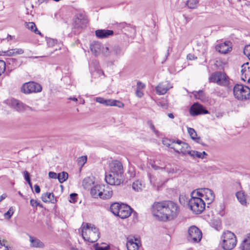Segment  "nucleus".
Returning <instances> with one entry per match:
<instances>
[{
	"label": "nucleus",
	"mask_w": 250,
	"mask_h": 250,
	"mask_svg": "<svg viewBox=\"0 0 250 250\" xmlns=\"http://www.w3.org/2000/svg\"><path fill=\"white\" fill-rule=\"evenodd\" d=\"M221 245L224 250H231L236 246L237 240L235 235L229 230L224 231L221 237Z\"/></svg>",
	"instance_id": "nucleus-3"
},
{
	"label": "nucleus",
	"mask_w": 250,
	"mask_h": 250,
	"mask_svg": "<svg viewBox=\"0 0 250 250\" xmlns=\"http://www.w3.org/2000/svg\"><path fill=\"white\" fill-rule=\"evenodd\" d=\"M132 187L134 190L139 191L142 190L144 186L141 181L137 180L133 183Z\"/></svg>",
	"instance_id": "nucleus-35"
},
{
	"label": "nucleus",
	"mask_w": 250,
	"mask_h": 250,
	"mask_svg": "<svg viewBox=\"0 0 250 250\" xmlns=\"http://www.w3.org/2000/svg\"><path fill=\"white\" fill-rule=\"evenodd\" d=\"M102 185H97L91 188L90 194L94 198L100 197L99 193L102 191Z\"/></svg>",
	"instance_id": "nucleus-28"
},
{
	"label": "nucleus",
	"mask_w": 250,
	"mask_h": 250,
	"mask_svg": "<svg viewBox=\"0 0 250 250\" xmlns=\"http://www.w3.org/2000/svg\"><path fill=\"white\" fill-rule=\"evenodd\" d=\"M122 204H120L118 203H114L112 204L110 207L111 212L115 216H117V214H119V211H120V208Z\"/></svg>",
	"instance_id": "nucleus-32"
},
{
	"label": "nucleus",
	"mask_w": 250,
	"mask_h": 250,
	"mask_svg": "<svg viewBox=\"0 0 250 250\" xmlns=\"http://www.w3.org/2000/svg\"><path fill=\"white\" fill-rule=\"evenodd\" d=\"M202 191L203 192V198L208 201V204H209L214 200L215 195L212 190L208 188H203Z\"/></svg>",
	"instance_id": "nucleus-19"
},
{
	"label": "nucleus",
	"mask_w": 250,
	"mask_h": 250,
	"mask_svg": "<svg viewBox=\"0 0 250 250\" xmlns=\"http://www.w3.org/2000/svg\"><path fill=\"white\" fill-rule=\"evenodd\" d=\"M201 156H202V159H204L206 156H207L208 154L205 151H203L202 152H201Z\"/></svg>",
	"instance_id": "nucleus-64"
},
{
	"label": "nucleus",
	"mask_w": 250,
	"mask_h": 250,
	"mask_svg": "<svg viewBox=\"0 0 250 250\" xmlns=\"http://www.w3.org/2000/svg\"><path fill=\"white\" fill-rule=\"evenodd\" d=\"M7 69L11 70L15 69L20 65L18 61L15 58H9L6 61Z\"/></svg>",
	"instance_id": "nucleus-26"
},
{
	"label": "nucleus",
	"mask_w": 250,
	"mask_h": 250,
	"mask_svg": "<svg viewBox=\"0 0 250 250\" xmlns=\"http://www.w3.org/2000/svg\"><path fill=\"white\" fill-rule=\"evenodd\" d=\"M11 106L19 112H22L31 108L21 101L13 99L11 101Z\"/></svg>",
	"instance_id": "nucleus-12"
},
{
	"label": "nucleus",
	"mask_w": 250,
	"mask_h": 250,
	"mask_svg": "<svg viewBox=\"0 0 250 250\" xmlns=\"http://www.w3.org/2000/svg\"><path fill=\"white\" fill-rule=\"evenodd\" d=\"M188 207L195 214H200L205 208V203L203 200L197 196H192L188 201Z\"/></svg>",
	"instance_id": "nucleus-5"
},
{
	"label": "nucleus",
	"mask_w": 250,
	"mask_h": 250,
	"mask_svg": "<svg viewBox=\"0 0 250 250\" xmlns=\"http://www.w3.org/2000/svg\"><path fill=\"white\" fill-rule=\"evenodd\" d=\"M230 45L231 43L230 42H225L216 45L215 49L219 52L225 54L231 51L232 48Z\"/></svg>",
	"instance_id": "nucleus-15"
},
{
	"label": "nucleus",
	"mask_w": 250,
	"mask_h": 250,
	"mask_svg": "<svg viewBox=\"0 0 250 250\" xmlns=\"http://www.w3.org/2000/svg\"><path fill=\"white\" fill-rule=\"evenodd\" d=\"M7 55H10V56L15 55L14 49H10V50L7 51Z\"/></svg>",
	"instance_id": "nucleus-62"
},
{
	"label": "nucleus",
	"mask_w": 250,
	"mask_h": 250,
	"mask_svg": "<svg viewBox=\"0 0 250 250\" xmlns=\"http://www.w3.org/2000/svg\"><path fill=\"white\" fill-rule=\"evenodd\" d=\"M197 94H195V97L197 98L202 99L204 97V94L203 91L199 90V91L196 92Z\"/></svg>",
	"instance_id": "nucleus-52"
},
{
	"label": "nucleus",
	"mask_w": 250,
	"mask_h": 250,
	"mask_svg": "<svg viewBox=\"0 0 250 250\" xmlns=\"http://www.w3.org/2000/svg\"><path fill=\"white\" fill-rule=\"evenodd\" d=\"M203 190V188L199 189L197 191H193L191 193V196L192 197V196H198V197H203V192H202V190Z\"/></svg>",
	"instance_id": "nucleus-44"
},
{
	"label": "nucleus",
	"mask_w": 250,
	"mask_h": 250,
	"mask_svg": "<svg viewBox=\"0 0 250 250\" xmlns=\"http://www.w3.org/2000/svg\"><path fill=\"white\" fill-rule=\"evenodd\" d=\"M68 177V174L66 172L63 171L58 174V179L60 183L65 182Z\"/></svg>",
	"instance_id": "nucleus-36"
},
{
	"label": "nucleus",
	"mask_w": 250,
	"mask_h": 250,
	"mask_svg": "<svg viewBox=\"0 0 250 250\" xmlns=\"http://www.w3.org/2000/svg\"><path fill=\"white\" fill-rule=\"evenodd\" d=\"M101 51L102 52L103 54L105 56H109L110 55V53L111 52V51H109V49L108 47H104L103 45L102 46Z\"/></svg>",
	"instance_id": "nucleus-48"
},
{
	"label": "nucleus",
	"mask_w": 250,
	"mask_h": 250,
	"mask_svg": "<svg viewBox=\"0 0 250 250\" xmlns=\"http://www.w3.org/2000/svg\"><path fill=\"white\" fill-rule=\"evenodd\" d=\"M236 196L239 202L242 205H246L247 202L245 197V195L242 191H238L236 193Z\"/></svg>",
	"instance_id": "nucleus-34"
},
{
	"label": "nucleus",
	"mask_w": 250,
	"mask_h": 250,
	"mask_svg": "<svg viewBox=\"0 0 250 250\" xmlns=\"http://www.w3.org/2000/svg\"><path fill=\"white\" fill-rule=\"evenodd\" d=\"M141 90L142 89L137 88L136 91V95L139 98L142 97L144 95V93Z\"/></svg>",
	"instance_id": "nucleus-55"
},
{
	"label": "nucleus",
	"mask_w": 250,
	"mask_h": 250,
	"mask_svg": "<svg viewBox=\"0 0 250 250\" xmlns=\"http://www.w3.org/2000/svg\"><path fill=\"white\" fill-rule=\"evenodd\" d=\"M137 88L142 89L145 87V84L142 82L139 81L137 83Z\"/></svg>",
	"instance_id": "nucleus-56"
},
{
	"label": "nucleus",
	"mask_w": 250,
	"mask_h": 250,
	"mask_svg": "<svg viewBox=\"0 0 250 250\" xmlns=\"http://www.w3.org/2000/svg\"><path fill=\"white\" fill-rule=\"evenodd\" d=\"M188 155L193 159L195 158L202 159L201 152L196 150H191V151H189Z\"/></svg>",
	"instance_id": "nucleus-40"
},
{
	"label": "nucleus",
	"mask_w": 250,
	"mask_h": 250,
	"mask_svg": "<svg viewBox=\"0 0 250 250\" xmlns=\"http://www.w3.org/2000/svg\"><path fill=\"white\" fill-rule=\"evenodd\" d=\"M109 249V246L108 245L106 246H101L98 245L95 246V250H108Z\"/></svg>",
	"instance_id": "nucleus-50"
},
{
	"label": "nucleus",
	"mask_w": 250,
	"mask_h": 250,
	"mask_svg": "<svg viewBox=\"0 0 250 250\" xmlns=\"http://www.w3.org/2000/svg\"><path fill=\"white\" fill-rule=\"evenodd\" d=\"M234 97L240 101H245L250 98V88L242 84H236L233 89Z\"/></svg>",
	"instance_id": "nucleus-4"
},
{
	"label": "nucleus",
	"mask_w": 250,
	"mask_h": 250,
	"mask_svg": "<svg viewBox=\"0 0 250 250\" xmlns=\"http://www.w3.org/2000/svg\"><path fill=\"white\" fill-rule=\"evenodd\" d=\"M87 23V20L85 16L82 14H79L75 15L73 25L75 28H83L86 26Z\"/></svg>",
	"instance_id": "nucleus-10"
},
{
	"label": "nucleus",
	"mask_w": 250,
	"mask_h": 250,
	"mask_svg": "<svg viewBox=\"0 0 250 250\" xmlns=\"http://www.w3.org/2000/svg\"><path fill=\"white\" fill-rule=\"evenodd\" d=\"M126 247L128 250H138L139 248V242L134 237H127Z\"/></svg>",
	"instance_id": "nucleus-18"
},
{
	"label": "nucleus",
	"mask_w": 250,
	"mask_h": 250,
	"mask_svg": "<svg viewBox=\"0 0 250 250\" xmlns=\"http://www.w3.org/2000/svg\"><path fill=\"white\" fill-rule=\"evenodd\" d=\"M102 191L99 193L101 199H107L112 197V190L108 186L102 185Z\"/></svg>",
	"instance_id": "nucleus-17"
},
{
	"label": "nucleus",
	"mask_w": 250,
	"mask_h": 250,
	"mask_svg": "<svg viewBox=\"0 0 250 250\" xmlns=\"http://www.w3.org/2000/svg\"><path fill=\"white\" fill-rule=\"evenodd\" d=\"M93 229L91 231L90 236H85L84 240L91 243H94L99 238V232L98 229L93 226Z\"/></svg>",
	"instance_id": "nucleus-20"
},
{
	"label": "nucleus",
	"mask_w": 250,
	"mask_h": 250,
	"mask_svg": "<svg viewBox=\"0 0 250 250\" xmlns=\"http://www.w3.org/2000/svg\"><path fill=\"white\" fill-rule=\"evenodd\" d=\"M172 86L168 82L160 83L156 87V93L159 95H164Z\"/></svg>",
	"instance_id": "nucleus-16"
},
{
	"label": "nucleus",
	"mask_w": 250,
	"mask_h": 250,
	"mask_svg": "<svg viewBox=\"0 0 250 250\" xmlns=\"http://www.w3.org/2000/svg\"><path fill=\"white\" fill-rule=\"evenodd\" d=\"M188 233V239L190 242L198 243L202 239V233L201 231L195 226L189 228Z\"/></svg>",
	"instance_id": "nucleus-7"
},
{
	"label": "nucleus",
	"mask_w": 250,
	"mask_h": 250,
	"mask_svg": "<svg viewBox=\"0 0 250 250\" xmlns=\"http://www.w3.org/2000/svg\"><path fill=\"white\" fill-rule=\"evenodd\" d=\"M198 3V0H188L187 2V5L190 9H194L196 7Z\"/></svg>",
	"instance_id": "nucleus-39"
},
{
	"label": "nucleus",
	"mask_w": 250,
	"mask_h": 250,
	"mask_svg": "<svg viewBox=\"0 0 250 250\" xmlns=\"http://www.w3.org/2000/svg\"><path fill=\"white\" fill-rule=\"evenodd\" d=\"M151 167L153 169H154L155 170L160 169H165L169 173H173L175 172V171L174 168L169 169L168 167H161L156 166L155 164H153V163L151 164Z\"/></svg>",
	"instance_id": "nucleus-37"
},
{
	"label": "nucleus",
	"mask_w": 250,
	"mask_h": 250,
	"mask_svg": "<svg viewBox=\"0 0 250 250\" xmlns=\"http://www.w3.org/2000/svg\"><path fill=\"white\" fill-rule=\"evenodd\" d=\"M109 173L105 177L106 182L110 185H120L123 181L124 170L122 164L117 160L113 161L109 164Z\"/></svg>",
	"instance_id": "nucleus-2"
},
{
	"label": "nucleus",
	"mask_w": 250,
	"mask_h": 250,
	"mask_svg": "<svg viewBox=\"0 0 250 250\" xmlns=\"http://www.w3.org/2000/svg\"><path fill=\"white\" fill-rule=\"evenodd\" d=\"M29 241L31 243L30 246L32 247L42 248L44 246V244L42 242L32 236H29Z\"/></svg>",
	"instance_id": "nucleus-27"
},
{
	"label": "nucleus",
	"mask_w": 250,
	"mask_h": 250,
	"mask_svg": "<svg viewBox=\"0 0 250 250\" xmlns=\"http://www.w3.org/2000/svg\"><path fill=\"white\" fill-rule=\"evenodd\" d=\"M225 205L224 203L221 202L216 205L215 209L218 213L222 216L225 214Z\"/></svg>",
	"instance_id": "nucleus-33"
},
{
	"label": "nucleus",
	"mask_w": 250,
	"mask_h": 250,
	"mask_svg": "<svg viewBox=\"0 0 250 250\" xmlns=\"http://www.w3.org/2000/svg\"><path fill=\"white\" fill-rule=\"evenodd\" d=\"M113 31L111 30L99 29L95 31L96 36L100 39L107 38L113 35Z\"/></svg>",
	"instance_id": "nucleus-21"
},
{
	"label": "nucleus",
	"mask_w": 250,
	"mask_h": 250,
	"mask_svg": "<svg viewBox=\"0 0 250 250\" xmlns=\"http://www.w3.org/2000/svg\"><path fill=\"white\" fill-rule=\"evenodd\" d=\"M111 53L118 56L122 54L121 48L118 46H114L112 48Z\"/></svg>",
	"instance_id": "nucleus-41"
},
{
	"label": "nucleus",
	"mask_w": 250,
	"mask_h": 250,
	"mask_svg": "<svg viewBox=\"0 0 250 250\" xmlns=\"http://www.w3.org/2000/svg\"><path fill=\"white\" fill-rule=\"evenodd\" d=\"M0 250H10L8 248V243L5 246H3L2 247H1V248L0 249Z\"/></svg>",
	"instance_id": "nucleus-63"
},
{
	"label": "nucleus",
	"mask_w": 250,
	"mask_h": 250,
	"mask_svg": "<svg viewBox=\"0 0 250 250\" xmlns=\"http://www.w3.org/2000/svg\"><path fill=\"white\" fill-rule=\"evenodd\" d=\"M47 43L48 46L52 47L57 43V41L50 38L47 40Z\"/></svg>",
	"instance_id": "nucleus-51"
},
{
	"label": "nucleus",
	"mask_w": 250,
	"mask_h": 250,
	"mask_svg": "<svg viewBox=\"0 0 250 250\" xmlns=\"http://www.w3.org/2000/svg\"><path fill=\"white\" fill-rule=\"evenodd\" d=\"M208 81L209 83H216L222 86H226L229 84V77L225 73L220 71L212 73Z\"/></svg>",
	"instance_id": "nucleus-6"
},
{
	"label": "nucleus",
	"mask_w": 250,
	"mask_h": 250,
	"mask_svg": "<svg viewBox=\"0 0 250 250\" xmlns=\"http://www.w3.org/2000/svg\"><path fill=\"white\" fill-rule=\"evenodd\" d=\"M132 209L130 206L122 204V206L120 208L119 214L117 216L119 217L121 219H125L130 216L131 212Z\"/></svg>",
	"instance_id": "nucleus-14"
},
{
	"label": "nucleus",
	"mask_w": 250,
	"mask_h": 250,
	"mask_svg": "<svg viewBox=\"0 0 250 250\" xmlns=\"http://www.w3.org/2000/svg\"><path fill=\"white\" fill-rule=\"evenodd\" d=\"M42 90V86L38 83L29 82L24 83L21 88L22 91L24 93H37Z\"/></svg>",
	"instance_id": "nucleus-8"
},
{
	"label": "nucleus",
	"mask_w": 250,
	"mask_h": 250,
	"mask_svg": "<svg viewBox=\"0 0 250 250\" xmlns=\"http://www.w3.org/2000/svg\"><path fill=\"white\" fill-rule=\"evenodd\" d=\"M188 132L192 140H194L195 142L200 144L203 146L205 145L201 142V139L200 137H197V135L195 130L191 127H188Z\"/></svg>",
	"instance_id": "nucleus-23"
},
{
	"label": "nucleus",
	"mask_w": 250,
	"mask_h": 250,
	"mask_svg": "<svg viewBox=\"0 0 250 250\" xmlns=\"http://www.w3.org/2000/svg\"><path fill=\"white\" fill-rule=\"evenodd\" d=\"M176 144H177L178 146L177 147L172 146H171V148L173 149L177 153L182 154L183 155H185L187 154H188V152L191 151L190 150V146L185 142L179 140H177L176 141Z\"/></svg>",
	"instance_id": "nucleus-9"
},
{
	"label": "nucleus",
	"mask_w": 250,
	"mask_h": 250,
	"mask_svg": "<svg viewBox=\"0 0 250 250\" xmlns=\"http://www.w3.org/2000/svg\"><path fill=\"white\" fill-rule=\"evenodd\" d=\"M103 45L99 42H93L90 45V49L95 56L99 54L102 50Z\"/></svg>",
	"instance_id": "nucleus-25"
},
{
	"label": "nucleus",
	"mask_w": 250,
	"mask_h": 250,
	"mask_svg": "<svg viewBox=\"0 0 250 250\" xmlns=\"http://www.w3.org/2000/svg\"><path fill=\"white\" fill-rule=\"evenodd\" d=\"M5 70L6 62L2 60H0V76L5 71Z\"/></svg>",
	"instance_id": "nucleus-45"
},
{
	"label": "nucleus",
	"mask_w": 250,
	"mask_h": 250,
	"mask_svg": "<svg viewBox=\"0 0 250 250\" xmlns=\"http://www.w3.org/2000/svg\"><path fill=\"white\" fill-rule=\"evenodd\" d=\"M162 143L164 146L171 148V146H175L174 144H176V141L173 139L170 140L167 138H164L162 140Z\"/></svg>",
	"instance_id": "nucleus-38"
},
{
	"label": "nucleus",
	"mask_w": 250,
	"mask_h": 250,
	"mask_svg": "<svg viewBox=\"0 0 250 250\" xmlns=\"http://www.w3.org/2000/svg\"><path fill=\"white\" fill-rule=\"evenodd\" d=\"M38 201L37 200H34V199H31L30 201V205L33 207H37V203Z\"/></svg>",
	"instance_id": "nucleus-58"
},
{
	"label": "nucleus",
	"mask_w": 250,
	"mask_h": 250,
	"mask_svg": "<svg viewBox=\"0 0 250 250\" xmlns=\"http://www.w3.org/2000/svg\"><path fill=\"white\" fill-rule=\"evenodd\" d=\"M34 188H35V191L37 193H39L40 192L41 189H40V187L38 185H35L34 186Z\"/></svg>",
	"instance_id": "nucleus-61"
},
{
	"label": "nucleus",
	"mask_w": 250,
	"mask_h": 250,
	"mask_svg": "<svg viewBox=\"0 0 250 250\" xmlns=\"http://www.w3.org/2000/svg\"><path fill=\"white\" fill-rule=\"evenodd\" d=\"M14 211L13 210V208L11 207L10 208L9 210L6 213H4V216L6 219H9L11 217Z\"/></svg>",
	"instance_id": "nucleus-47"
},
{
	"label": "nucleus",
	"mask_w": 250,
	"mask_h": 250,
	"mask_svg": "<svg viewBox=\"0 0 250 250\" xmlns=\"http://www.w3.org/2000/svg\"><path fill=\"white\" fill-rule=\"evenodd\" d=\"M93 226H92L91 224L88 223L83 225L82 230V235L84 240L85 236H90L91 231L92 230Z\"/></svg>",
	"instance_id": "nucleus-24"
},
{
	"label": "nucleus",
	"mask_w": 250,
	"mask_h": 250,
	"mask_svg": "<svg viewBox=\"0 0 250 250\" xmlns=\"http://www.w3.org/2000/svg\"><path fill=\"white\" fill-rule=\"evenodd\" d=\"M243 53L250 60V45H247L245 46Z\"/></svg>",
	"instance_id": "nucleus-46"
},
{
	"label": "nucleus",
	"mask_w": 250,
	"mask_h": 250,
	"mask_svg": "<svg viewBox=\"0 0 250 250\" xmlns=\"http://www.w3.org/2000/svg\"><path fill=\"white\" fill-rule=\"evenodd\" d=\"M153 215L162 221L172 220L178 216L180 208L178 205L171 201L155 202L152 208Z\"/></svg>",
	"instance_id": "nucleus-1"
},
{
	"label": "nucleus",
	"mask_w": 250,
	"mask_h": 250,
	"mask_svg": "<svg viewBox=\"0 0 250 250\" xmlns=\"http://www.w3.org/2000/svg\"><path fill=\"white\" fill-rule=\"evenodd\" d=\"M49 177L51 179H58V174L52 171H50L48 173Z\"/></svg>",
	"instance_id": "nucleus-53"
},
{
	"label": "nucleus",
	"mask_w": 250,
	"mask_h": 250,
	"mask_svg": "<svg viewBox=\"0 0 250 250\" xmlns=\"http://www.w3.org/2000/svg\"><path fill=\"white\" fill-rule=\"evenodd\" d=\"M87 161V156H82L78 158L77 162L79 166H81L83 167Z\"/></svg>",
	"instance_id": "nucleus-42"
},
{
	"label": "nucleus",
	"mask_w": 250,
	"mask_h": 250,
	"mask_svg": "<svg viewBox=\"0 0 250 250\" xmlns=\"http://www.w3.org/2000/svg\"><path fill=\"white\" fill-rule=\"evenodd\" d=\"M96 101L97 102L106 106H116L119 107H122L124 105L122 102L119 101L111 99L107 100L102 97H97Z\"/></svg>",
	"instance_id": "nucleus-13"
},
{
	"label": "nucleus",
	"mask_w": 250,
	"mask_h": 250,
	"mask_svg": "<svg viewBox=\"0 0 250 250\" xmlns=\"http://www.w3.org/2000/svg\"><path fill=\"white\" fill-rule=\"evenodd\" d=\"M23 174L24 179L26 181V182H29V181L31 180L30 174L27 171H24L23 172Z\"/></svg>",
	"instance_id": "nucleus-54"
},
{
	"label": "nucleus",
	"mask_w": 250,
	"mask_h": 250,
	"mask_svg": "<svg viewBox=\"0 0 250 250\" xmlns=\"http://www.w3.org/2000/svg\"><path fill=\"white\" fill-rule=\"evenodd\" d=\"M14 51L15 54H22L24 53V50L21 48H15Z\"/></svg>",
	"instance_id": "nucleus-57"
},
{
	"label": "nucleus",
	"mask_w": 250,
	"mask_h": 250,
	"mask_svg": "<svg viewBox=\"0 0 250 250\" xmlns=\"http://www.w3.org/2000/svg\"><path fill=\"white\" fill-rule=\"evenodd\" d=\"M25 27L31 31L34 32L37 34L42 36L41 32L39 31L36 26V24L33 22H25Z\"/></svg>",
	"instance_id": "nucleus-29"
},
{
	"label": "nucleus",
	"mask_w": 250,
	"mask_h": 250,
	"mask_svg": "<svg viewBox=\"0 0 250 250\" xmlns=\"http://www.w3.org/2000/svg\"><path fill=\"white\" fill-rule=\"evenodd\" d=\"M147 124L149 126L150 128L152 130V131L155 133V134L156 136H158L159 134V131L155 129V127L154 125L153 124L152 121H148L147 122Z\"/></svg>",
	"instance_id": "nucleus-43"
},
{
	"label": "nucleus",
	"mask_w": 250,
	"mask_h": 250,
	"mask_svg": "<svg viewBox=\"0 0 250 250\" xmlns=\"http://www.w3.org/2000/svg\"><path fill=\"white\" fill-rule=\"evenodd\" d=\"M78 196V194L75 193H71L70 194V200L69 202L70 203H75L77 202V197Z\"/></svg>",
	"instance_id": "nucleus-49"
},
{
	"label": "nucleus",
	"mask_w": 250,
	"mask_h": 250,
	"mask_svg": "<svg viewBox=\"0 0 250 250\" xmlns=\"http://www.w3.org/2000/svg\"><path fill=\"white\" fill-rule=\"evenodd\" d=\"M42 200L43 202H51L53 204L56 203L57 200L54 199V195L53 193L46 192L43 193L41 197Z\"/></svg>",
	"instance_id": "nucleus-22"
},
{
	"label": "nucleus",
	"mask_w": 250,
	"mask_h": 250,
	"mask_svg": "<svg viewBox=\"0 0 250 250\" xmlns=\"http://www.w3.org/2000/svg\"><path fill=\"white\" fill-rule=\"evenodd\" d=\"M240 248L241 250H250V234L243 241Z\"/></svg>",
	"instance_id": "nucleus-30"
},
{
	"label": "nucleus",
	"mask_w": 250,
	"mask_h": 250,
	"mask_svg": "<svg viewBox=\"0 0 250 250\" xmlns=\"http://www.w3.org/2000/svg\"><path fill=\"white\" fill-rule=\"evenodd\" d=\"M188 59L189 60H193L194 59H197V57H195L194 55L192 54H188L187 56Z\"/></svg>",
	"instance_id": "nucleus-60"
},
{
	"label": "nucleus",
	"mask_w": 250,
	"mask_h": 250,
	"mask_svg": "<svg viewBox=\"0 0 250 250\" xmlns=\"http://www.w3.org/2000/svg\"><path fill=\"white\" fill-rule=\"evenodd\" d=\"M8 243V242L5 240L2 241L0 240V249L3 246H5Z\"/></svg>",
	"instance_id": "nucleus-59"
},
{
	"label": "nucleus",
	"mask_w": 250,
	"mask_h": 250,
	"mask_svg": "<svg viewBox=\"0 0 250 250\" xmlns=\"http://www.w3.org/2000/svg\"><path fill=\"white\" fill-rule=\"evenodd\" d=\"M242 69L241 73L244 75L245 74V77L247 78V76L250 75V62H247L244 63L241 66Z\"/></svg>",
	"instance_id": "nucleus-31"
},
{
	"label": "nucleus",
	"mask_w": 250,
	"mask_h": 250,
	"mask_svg": "<svg viewBox=\"0 0 250 250\" xmlns=\"http://www.w3.org/2000/svg\"><path fill=\"white\" fill-rule=\"evenodd\" d=\"M189 112L192 116H196L202 114H207L208 111L200 104L194 103L190 108Z\"/></svg>",
	"instance_id": "nucleus-11"
}]
</instances>
